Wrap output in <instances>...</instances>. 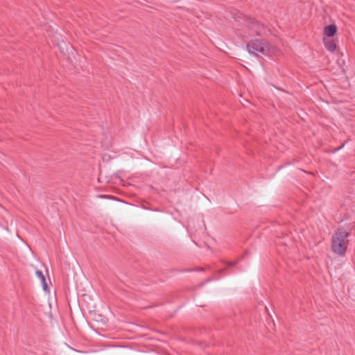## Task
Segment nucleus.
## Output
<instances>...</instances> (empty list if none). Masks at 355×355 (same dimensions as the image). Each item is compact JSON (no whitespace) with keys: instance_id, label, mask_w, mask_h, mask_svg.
I'll return each instance as SVG.
<instances>
[{"instance_id":"nucleus-1","label":"nucleus","mask_w":355,"mask_h":355,"mask_svg":"<svg viewBox=\"0 0 355 355\" xmlns=\"http://www.w3.org/2000/svg\"><path fill=\"white\" fill-rule=\"evenodd\" d=\"M350 234V231H346L343 227L337 228L331 237V248L332 252L340 257H344L349 245L348 237Z\"/></svg>"},{"instance_id":"nucleus-2","label":"nucleus","mask_w":355,"mask_h":355,"mask_svg":"<svg viewBox=\"0 0 355 355\" xmlns=\"http://www.w3.org/2000/svg\"><path fill=\"white\" fill-rule=\"evenodd\" d=\"M247 49L250 54L255 55H257L256 51L266 54L268 51L267 42L264 40H252L247 44Z\"/></svg>"},{"instance_id":"nucleus-3","label":"nucleus","mask_w":355,"mask_h":355,"mask_svg":"<svg viewBox=\"0 0 355 355\" xmlns=\"http://www.w3.org/2000/svg\"><path fill=\"white\" fill-rule=\"evenodd\" d=\"M246 26L254 31L257 35H261L265 33L266 31L265 26L254 18H251L248 20V23L246 24Z\"/></svg>"},{"instance_id":"nucleus-4","label":"nucleus","mask_w":355,"mask_h":355,"mask_svg":"<svg viewBox=\"0 0 355 355\" xmlns=\"http://www.w3.org/2000/svg\"><path fill=\"white\" fill-rule=\"evenodd\" d=\"M230 14L232 17L240 25L246 26V24L248 23V20L251 19V17H247L237 9L232 10L230 11Z\"/></svg>"},{"instance_id":"nucleus-5","label":"nucleus","mask_w":355,"mask_h":355,"mask_svg":"<svg viewBox=\"0 0 355 355\" xmlns=\"http://www.w3.org/2000/svg\"><path fill=\"white\" fill-rule=\"evenodd\" d=\"M337 26L334 24H331L324 26V35L328 37H334L337 33Z\"/></svg>"},{"instance_id":"nucleus-6","label":"nucleus","mask_w":355,"mask_h":355,"mask_svg":"<svg viewBox=\"0 0 355 355\" xmlns=\"http://www.w3.org/2000/svg\"><path fill=\"white\" fill-rule=\"evenodd\" d=\"M323 42L325 48L330 52L336 51L337 45L334 40L332 39H323Z\"/></svg>"},{"instance_id":"nucleus-7","label":"nucleus","mask_w":355,"mask_h":355,"mask_svg":"<svg viewBox=\"0 0 355 355\" xmlns=\"http://www.w3.org/2000/svg\"><path fill=\"white\" fill-rule=\"evenodd\" d=\"M36 275L38 277V278L40 279V281L42 282L43 290L44 291H48L49 286L47 284L46 278H45L42 271L37 270L36 271Z\"/></svg>"},{"instance_id":"nucleus-8","label":"nucleus","mask_w":355,"mask_h":355,"mask_svg":"<svg viewBox=\"0 0 355 355\" xmlns=\"http://www.w3.org/2000/svg\"><path fill=\"white\" fill-rule=\"evenodd\" d=\"M239 260L235 261H224V263L226 264L228 267H233L237 264Z\"/></svg>"},{"instance_id":"nucleus-9","label":"nucleus","mask_w":355,"mask_h":355,"mask_svg":"<svg viewBox=\"0 0 355 355\" xmlns=\"http://www.w3.org/2000/svg\"><path fill=\"white\" fill-rule=\"evenodd\" d=\"M344 146H345V144H343L340 146L336 148L335 151H338V150H340L341 148H343L344 147Z\"/></svg>"},{"instance_id":"nucleus-10","label":"nucleus","mask_w":355,"mask_h":355,"mask_svg":"<svg viewBox=\"0 0 355 355\" xmlns=\"http://www.w3.org/2000/svg\"><path fill=\"white\" fill-rule=\"evenodd\" d=\"M225 270V268L220 269V270H218V272H220V274H222Z\"/></svg>"},{"instance_id":"nucleus-11","label":"nucleus","mask_w":355,"mask_h":355,"mask_svg":"<svg viewBox=\"0 0 355 355\" xmlns=\"http://www.w3.org/2000/svg\"><path fill=\"white\" fill-rule=\"evenodd\" d=\"M197 270H199V271H202L203 270V268H198L196 269Z\"/></svg>"}]
</instances>
